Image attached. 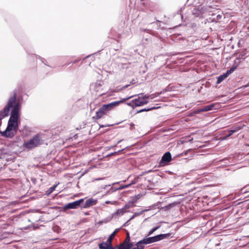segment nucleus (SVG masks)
<instances>
[{"instance_id": "f257e3e1", "label": "nucleus", "mask_w": 249, "mask_h": 249, "mask_svg": "<svg viewBox=\"0 0 249 249\" xmlns=\"http://www.w3.org/2000/svg\"><path fill=\"white\" fill-rule=\"evenodd\" d=\"M17 90H14L13 94L9 97L7 104L3 110L0 111V121L4 117L9 116L10 109L11 116L8 122L7 127L2 132V135L9 138H12L17 133L18 128V120L19 118V111L20 104L19 98H17Z\"/></svg>"}, {"instance_id": "f03ea898", "label": "nucleus", "mask_w": 249, "mask_h": 249, "mask_svg": "<svg viewBox=\"0 0 249 249\" xmlns=\"http://www.w3.org/2000/svg\"><path fill=\"white\" fill-rule=\"evenodd\" d=\"M43 143V140L40 134H37L32 138L23 144V147L27 149H34Z\"/></svg>"}, {"instance_id": "7ed1b4c3", "label": "nucleus", "mask_w": 249, "mask_h": 249, "mask_svg": "<svg viewBox=\"0 0 249 249\" xmlns=\"http://www.w3.org/2000/svg\"><path fill=\"white\" fill-rule=\"evenodd\" d=\"M132 96V97L138 96L137 98L134 99V105H135L136 107H141L149 103V101L146 100L143 93L133 95Z\"/></svg>"}, {"instance_id": "20e7f679", "label": "nucleus", "mask_w": 249, "mask_h": 249, "mask_svg": "<svg viewBox=\"0 0 249 249\" xmlns=\"http://www.w3.org/2000/svg\"><path fill=\"white\" fill-rule=\"evenodd\" d=\"M83 201L84 199L82 198L72 202L67 203L63 206V209L64 211H66L68 209H77L80 206L81 203Z\"/></svg>"}, {"instance_id": "39448f33", "label": "nucleus", "mask_w": 249, "mask_h": 249, "mask_svg": "<svg viewBox=\"0 0 249 249\" xmlns=\"http://www.w3.org/2000/svg\"><path fill=\"white\" fill-rule=\"evenodd\" d=\"M170 235V233L160 234L155 236L147 237V239L149 244H150L153 243H155L162 240L166 238L169 237Z\"/></svg>"}, {"instance_id": "423d86ee", "label": "nucleus", "mask_w": 249, "mask_h": 249, "mask_svg": "<svg viewBox=\"0 0 249 249\" xmlns=\"http://www.w3.org/2000/svg\"><path fill=\"white\" fill-rule=\"evenodd\" d=\"M172 156L169 152H166L162 157L161 160L159 162L160 166H162L165 165V163H168L171 161Z\"/></svg>"}, {"instance_id": "0eeeda50", "label": "nucleus", "mask_w": 249, "mask_h": 249, "mask_svg": "<svg viewBox=\"0 0 249 249\" xmlns=\"http://www.w3.org/2000/svg\"><path fill=\"white\" fill-rule=\"evenodd\" d=\"M245 126V125H242V124H238L233 126L231 130H229V134L224 138V139H226V138L230 137L233 133L238 132L239 130L242 129V128Z\"/></svg>"}, {"instance_id": "6e6552de", "label": "nucleus", "mask_w": 249, "mask_h": 249, "mask_svg": "<svg viewBox=\"0 0 249 249\" xmlns=\"http://www.w3.org/2000/svg\"><path fill=\"white\" fill-rule=\"evenodd\" d=\"M107 111L103 107V106H102L96 111L95 116L93 117V118L98 120L100 119L103 115L107 114Z\"/></svg>"}, {"instance_id": "1a4fd4ad", "label": "nucleus", "mask_w": 249, "mask_h": 249, "mask_svg": "<svg viewBox=\"0 0 249 249\" xmlns=\"http://www.w3.org/2000/svg\"><path fill=\"white\" fill-rule=\"evenodd\" d=\"M133 96H129L125 98H123L122 100L120 101H116L114 102H112L111 103H109V105L111 109L114 108L115 107L118 106L121 103H123L125 101H126L128 99H129L131 98H132Z\"/></svg>"}, {"instance_id": "9d476101", "label": "nucleus", "mask_w": 249, "mask_h": 249, "mask_svg": "<svg viewBox=\"0 0 249 249\" xmlns=\"http://www.w3.org/2000/svg\"><path fill=\"white\" fill-rule=\"evenodd\" d=\"M133 96H129L125 98H123L122 100L120 101H116L114 102H112L111 103H109V105L111 109L114 108L115 107L118 106L121 103H123L125 101H126L128 99H129L131 98H132Z\"/></svg>"}, {"instance_id": "9b49d317", "label": "nucleus", "mask_w": 249, "mask_h": 249, "mask_svg": "<svg viewBox=\"0 0 249 249\" xmlns=\"http://www.w3.org/2000/svg\"><path fill=\"white\" fill-rule=\"evenodd\" d=\"M219 105L218 104H212L207 106L203 107L201 109V111H207L209 110H212L213 109H216L218 108Z\"/></svg>"}, {"instance_id": "f8f14e48", "label": "nucleus", "mask_w": 249, "mask_h": 249, "mask_svg": "<svg viewBox=\"0 0 249 249\" xmlns=\"http://www.w3.org/2000/svg\"><path fill=\"white\" fill-rule=\"evenodd\" d=\"M97 203V200L90 198L87 200L85 203L84 208H87L95 205Z\"/></svg>"}, {"instance_id": "ddd939ff", "label": "nucleus", "mask_w": 249, "mask_h": 249, "mask_svg": "<svg viewBox=\"0 0 249 249\" xmlns=\"http://www.w3.org/2000/svg\"><path fill=\"white\" fill-rule=\"evenodd\" d=\"M127 212L124 207L116 210V212L112 213L111 216L112 218H116L118 216H122L124 213Z\"/></svg>"}, {"instance_id": "4468645a", "label": "nucleus", "mask_w": 249, "mask_h": 249, "mask_svg": "<svg viewBox=\"0 0 249 249\" xmlns=\"http://www.w3.org/2000/svg\"><path fill=\"white\" fill-rule=\"evenodd\" d=\"M99 248L100 249H116L115 248L113 247L111 245V243H109L107 242H102L99 244Z\"/></svg>"}, {"instance_id": "2eb2a0df", "label": "nucleus", "mask_w": 249, "mask_h": 249, "mask_svg": "<svg viewBox=\"0 0 249 249\" xmlns=\"http://www.w3.org/2000/svg\"><path fill=\"white\" fill-rule=\"evenodd\" d=\"M149 244L148 241L147 240V238H145L142 240H141L138 242L136 244V247L138 248V249H143L144 248V245Z\"/></svg>"}, {"instance_id": "dca6fc26", "label": "nucleus", "mask_w": 249, "mask_h": 249, "mask_svg": "<svg viewBox=\"0 0 249 249\" xmlns=\"http://www.w3.org/2000/svg\"><path fill=\"white\" fill-rule=\"evenodd\" d=\"M132 246V244H127L124 242L115 248L116 249H130Z\"/></svg>"}, {"instance_id": "f3484780", "label": "nucleus", "mask_w": 249, "mask_h": 249, "mask_svg": "<svg viewBox=\"0 0 249 249\" xmlns=\"http://www.w3.org/2000/svg\"><path fill=\"white\" fill-rule=\"evenodd\" d=\"M161 93H162V92H157V93L152 94L150 95L145 94L144 96H145V98L146 100H148V99L152 100V99H154L155 98L159 96Z\"/></svg>"}, {"instance_id": "a211bd4d", "label": "nucleus", "mask_w": 249, "mask_h": 249, "mask_svg": "<svg viewBox=\"0 0 249 249\" xmlns=\"http://www.w3.org/2000/svg\"><path fill=\"white\" fill-rule=\"evenodd\" d=\"M153 207H154L153 206H151L149 207L150 209H144V210H142V211H141L140 212L135 213L133 214V215L130 218L129 220H131L133 218H134L135 217L138 216H139V215H140L141 214H142L143 212H147L149 210H150V209L153 208Z\"/></svg>"}, {"instance_id": "6ab92c4d", "label": "nucleus", "mask_w": 249, "mask_h": 249, "mask_svg": "<svg viewBox=\"0 0 249 249\" xmlns=\"http://www.w3.org/2000/svg\"><path fill=\"white\" fill-rule=\"evenodd\" d=\"M102 82L101 81H98V82H96L95 83H94L92 85V87H94L95 90H96V91H98L100 90V88L102 86Z\"/></svg>"}, {"instance_id": "aec40b11", "label": "nucleus", "mask_w": 249, "mask_h": 249, "mask_svg": "<svg viewBox=\"0 0 249 249\" xmlns=\"http://www.w3.org/2000/svg\"><path fill=\"white\" fill-rule=\"evenodd\" d=\"M237 64H235V65H233L230 69V70H228L225 73H224V74H226V76H227V77H228V76L232 72H233L236 69V68H237Z\"/></svg>"}, {"instance_id": "412c9836", "label": "nucleus", "mask_w": 249, "mask_h": 249, "mask_svg": "<svg viewBox=\"0 0 249 249\" xmlns=\"http://www.w3.org/2000/svg\"><path fill=\"white\" fill-rule=\"evenodd\" d=\"M237 64H235V65H233L230 69V70H228L225 73H224V74H226V76H227V77H228V76L232 72H233L236 69V68H237Z\"/></svg>"}, {"instance_id": "4be33fe9", "label": "nucleus", "mask_w": 249, "mask_h": 249, "mask_svg": "<svg viewBox=\"0 0 249 249\" xmlns=\"http://www.w3.org/2000/svg\"><path fill=\"white\" fill-rule=\"evenodd\" d=\"M237 64H235V65H233L230 69V70H228L225 73H224V74H226V76H227V77H228V76L232 72H233L236 69V68H237Z\"/></svg>"}, {"instance_id": "5701e85b", "label": "nucleus", "mask_w": 249, "mask_h": 249, "mask_svg": "<svg viewBox=\"0 0 249 249\" xmlns=\"http://www.w3.org/2000/svg\"><path fill=\"white\" fill-rule=\"evenodd\" d=\"M118 230L116 229L109 236V237L107 239V242L109 243H110L112 242V240L113 238L115 236L116 233L118 232Z\"/></svg>"}, {"instance_id": "b1692460", "label": "nucleus", "mask_w": 249, "mask_h": 249, "mask_svg": "<svg viewBox=\"0 0 249 249\" xmlns=\"http://www.w3.org/2000/svg\"><path fill=\"white\" fill-rule=\"evenodd\" d=\"M226 78H227V76H226V74H222L219 76L217 77V80L216 83L217 84H220L221 82H222Z\"/></svg>"}, {"instance_id": "393cba45", "label": "nucleus", "mask_w": 249, "mask_h": 249, "mask_svg": "<svg viewBox=\"0 0 249 249\" xmlns=\"http://www.w3.org/2000/svg\"><path fill=\"white\" fill-rule=\"evenodd\" d=\"M159 107H151L145 108L144 109H141L140 110L137 111V112L138 113H141V112H143V111H150V110H152L158 108Z\"/></svg>"}, {"instance_id": "a878e982", "label": "nucleus", "mask_w": 249, "mask_h": 249, "mask_svg": "<svg viewBox=\"0 0 249 249\" xmlns=\"http://www.w3.org/2000/svg\"><path fill=\"white\" fill-rule=\"evenodd\" d=\"M134 206V204H132L130 201H129L123 207L126 211H127V209L133 208Z\"/></svg>"}, {"instance_id": "bb28decb", "label": "nucleus", "mask_w": 249, "mask_h": 249, "mask_svg": "<svg viewBox=\"0 0 249 249\" xmlns=\"http://www.w3.org/2000/svg\"><path fill=\"white\" fill-rule=\"evenodd\" d=\"M174 206L173 203H170L164 207H163L161 209L164 211H167L170 210L171 208H172Z\"/></svg>"}, {"instance_id": "cd10ccee", "label": "nucleus", "mask_w": 249, "mask_h": 249, "mask_svg": "<svg viewBox=\"0 0 249 249\" xmlns=\"http://www.w3.org/2000/svg\"><path fill=\"white\" fill-rule=\"evenodd\" d=\"M129 187H130V184H127V185H121V186H120L119 187H118V188L116 189L115 190L112 191V192H114L116 190H123L124 189H125V188H128Z\"/></svg>"}, {"instance_id": "c85d7f7f", "label": "nucleus", "mask_w": 249, "mask_h": 249, "mask_svg": "<svg viewBox=\"0 0 249 249\" xmlns=\"http://www.w3.org/2000/svg\"><path fill=\"white\" fill-rule=\"evenodd\" d=\"M160 227V226H158L156 227L153 228L152 229H151L148 232V236H149V235L152 234L156 230H157L158 229H159Z\"/></svg>"}, {"instance_id": "c756f323", "label": "nucleus", "mask_w": 249, "mask_h": 249, "mask_svg": "<svg viewBox=\"0 0 249 249\" xmlns=\"http://www.w3.org/2000/svg\"><path fill=\"white\" fill-rule=\"evenodd\" d=\"M57 186V184L53 185V186L50 188L47 191V193L49 195L52 193L55 189Z\"/></svg>"}, {"instance_id": "7c9ffc66", "label": "nucleus", "mask_w": 249, "mask_h": 249, "mask_svg": "<svg viewBox=\"0 0 249 249\" xmlns=\"http://www.w3.org/2000/svg\"><path fill=\"white\" fill-rule=\"evenodd\" d=\"M126 104L128 106L131 107L133 108H134L135 107H136L135 105H134V99L132 100L130 102L127 103Z\"/></svg>"}, {"instance_id": "2f4dec72", "label": "nucleus", "mask_w": 249, "mask_h": 249, "mask_svg": "<svg viewBox=\"0 0 249 249\" xmlns=\"http://www.w3.org/2000/svg\"><path fill=\"white\" fill-rule=\"evenodd\" d=\"M103 107L105 108L107 112L111 110L108 104L103 105Z\"/></svg>"}, {"instance_id": "473e14b6", "label": "nucleus", "mask_w": 249, "mask_h": 249, "mask_svg": "<svg viewBox=\"0 0 249 249\" xmlns=\"http://www.w3.org/2000/svg\"><path fill=\"white\" fill-rule=\"evenodd\" d=\"M138 178H139V177H137V178H135L130 183H129V184H130V186L131 185H133V184H136L137 182H138Z\"/></svg>"}, {"instance_id": "72a5a7b5", "label": "nucleus", "mask_w": 249, "mask_h": 249, "mask_svg": "<svg viewBox=\"0 0 249 249\" xmlns=\"http://www.w3.org/2000/svg\"><path fill=\"white\" fill-rule=\"evenodd\" d=\"M130 241V237L129 233H127V235L126 238H125V240L124 241V242L127 243V244H132L131 243H129Z\"/></svg>"}, {"instance_id": "f704fd0d", "label": "nucleus", "mask_w": 249, "mask_h": 249, "mask_svg": "<svg viewBox=\"0 0 249 249\" xmlns=\"http://www.w3.org/2000/svg\"><path fill=\"white\" fill-rule=\"evenodd\" d=\"M105 204H111L112 205H116L117 204V201H110L108 200H107L105 202Z\"/></svg>"}, {"instance_id": "c9c22d12", "label": "nucleus", "mask_w": 249, "mask_h": 249, "mask_svg": "<svg viewBox=\"0 0 249 249\" xmlns=\"http://www.w3.org/2000/svg\"><path fill=\"white\" fill-rule=\"evenodd\" d=\"M129 86V85H126L124 86H123V87H122L121 88H120V89H119L118 90H116V91L118 92L120 90H123V89H126V88H127Z\"/></svg>"}, {"instance_id": "e433bc0d", "label": "nucleus", "mask_w": 249, "mask_h": 249, "mask_svg": "<svg viewBox=\"0 0 249 249\" xmlns=\"http://www.w3.org/2000/svg\"><path fill=\"white\" fill-rule=\"evenodd\" d=\"M137 200L136 199V198L134 197L131 200L129 201L132 204H134L135 203H136L137 202Z\"/></svg>"}, {"instance_id": "4c0bfd02", "label": "nucleus", "mask_w": 249, "mask_h": 249, "mask_svg": "<svg viewBox=\"0 0 249 249\" xmlns=\"http://www.w3.org/2000/svg\"><path fill=\"white\" fill-rule=\"evenodd\" d=\"M239 56H240V59H243V60L245 59V58H246V57H245V56H244L242 53V54H241L239 55Z\"/></svg>"}, {"instance_id": "58836bf2", "label": "nucleus", "mask_w": 249, "mask_h": 249, "mask_svg": "<svg viewBox=\"0 0 249 249\" xmlns=\"http://www.w3.org/2000/svg\"><path fill=\"white\" fill-rule=\"evenodd\" d=\"M122 141V140H119L115 145L111 146V147H115L118 144L120 143Z\"/></svg>"}, {"instance_id": "ea45409f", "label": "nucleus", "mask_w": 249, "mask_h": 249, "mask_svg": "<svg viewBox=\"0 0 249 249\" xmlns=\"http://www.w3.org/2000/svg\"><path fill=\"white\" fill-rule=\"evenodd\" d=\"M136 83V80L135 79H132L130 82V84H134Z\"/></svg>"}, {"instance_id": "a19ab883", "label": "nucleus", "mask_w": 249, "mask_h": 249, "mask_svg": "<svg viewBox=\"0 0 249 249\" xmlns=\"http://www.w3.org/2000/svg\"><path fill=\"white\" fill-rule=\"evenodd\" d=\"M141 197V195H138L136 196H135V197L136 198L137 200L139 199Z\"/></svg>"}, {"instance_id": "79ce46f5", "label": "nucleus", "mask_w": 249, "mask_h": 249, "mask_svg": "<svg viewBox=\"0 0 249 249\" xmlns=\"http://www.w3.org/2000/svg\"><path fill=\"white\" fill-rule=\"evenodd\" d=\"M130 220H129V219L128 220H127L124 224V226H127L128 224V223L129 222Z\"/></svg>"}, {"instance_id": "37998d69", "label": "nucleus", "mask_w": 249, "mask_h": 249, "mask_svg": "<svg viewBox=\"0 0 249 249\" xmlns=\"http://www.w3.org/2000/svg\"><path fill=\"white\" fill-rule=\"evenodd\" d=\"M117 152H114V153H111L110 154H109L107 155V157H108V156H112V155H113V154L117 153Z\"/></svg>"}, {"instance_id": "c03bdc74", "label": "nucleus", "mask_w": 249, "mask_h": 249, "mask_svg": "<svg viewBox=\"0 0 249 249\" xmlns=\"http://www.w3.org/2000/svg\"><path fill=\"white\" fill-rule=\"evenodd\" d=\"M222 17V16L220 15H218L217 16V19H220Z\"/></svg>"}, {"instance_id": "a18cd8bd", "label": "nucleus", "mask_w": 249, "mask_h": 249, "mask_svg": "<svg viewBox=\"0 0 249 249\" xmlns=\"http://www.w3.org/2000/svg\"><path fill=\"white\" fill-rule=\"evenodd\" d=\"M41 61H42V62L43 63H44L45 65H46L45 62V61L46 62V60L44 58H41Z\"/></svg>"}, {"instance_id": "49530a36", "label": "nucleus", "mask_w": 249, "mask_h": 249, "mask_svg": "<svg viewBox=\"0 0 249 249\" xmlns=\"http://www.w3.org/2000/svg\"><path fill=\"white\" fill-rule=\"evenodd\" d=\"M1 122L0 121V126L1 125Z\"/></svg>"}]
</instances>
